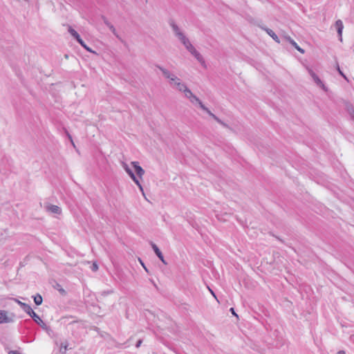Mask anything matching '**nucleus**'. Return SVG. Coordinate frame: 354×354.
<instances>
[{"label":"nucleus","instance_id":"obj_14","mask_svg":"<svg viewBox=\"0 0 354 354\" xmlns=\"http://www.w3.org/2000/svg\"><path fill=\"white\" fill-rule=\"evenodd\" d=\"M314 82L316 83V84L321 87L324 91H328V88L327 87L324 85V84L322 82V81L319 79V77H317L316 78Z\"/></svg>","mask_w":354,"mask_h":354},{"label":"nucleus","instance_id":"obj_26","mask_svg":"<svg viewBox=\"0 0 354 354\" xmlns=\"http://www.w3.org/2000/svg\"><path fill=\"white\" fill-rule=\"evenodd\" d=\"M337 70L338 71V73L345 79V80H347L346 75L343 73V72L341 71L338 64H337Z\"/></svg>","mask_w":354,"mask_h":354},{"label":"nucleus","instance_id":"obj_12","mask_svg":"<svg viewBox=\"0 0 354 354\" xmlns=\"http://www.w3.org/2000/svg\"><path fill=\"white\" fill-rule=\"evenodd\" d=\"M68 341H65L64 342H62L60 344V348H59V352L62 353V354H65L66 353V351H68Z\"/></svg>","mask_w":354,"mask_h":354},{"label":"nucleus","instance_id":"obj_31","mask_svg":"<svg viewBox=\"0 0 354 354\" xmlns=\"http://www.w3.org/2000/svg\"><path fill=\"white\" fill-rule=\"evenodd\" d=\"M82 46L88 52L94 53L85 43Z\"/></svg>","mask_w":354,"mask_h":354},{"label":"nucleus","instance_id":"obj_19","mask_svg":"<svg viewBox=\"0 0 354 354\" xmlns=\"http://www.w3.org/2000/svg\"><path fill=\"white\" fill-rule=\"evenodd\" d=\"M108 28L117 38H119V35H118L115 27L112 24H111Z\"/></svg>","mask_w":354,"mask_h":354},{"label":"nucleus","instance_id":"obj_7","mask_svg":"<svg viewBox=\"0 0 354 354\" xmlns=\"http://www.w3.org/2000/svg\"><path fill=\"white\" fill-rule=\"evenodd\" d=\"M151 245L152 249L153 250L154 252L157 255V257L159 258V259L165 265L167 264V263L165 261L163 254L160 250V249L158 248V246L153 242H151Z\"/></svg>","mask_w":354,"mask_h":354},{"label":"nucleus","instance_id":"obj_23","mask_svg":"<svg viewBox=\"0 0 354 354\" xmlns=\"http://www.w3.org/2000/svg\"><path fill=\"white\" fill-rule=\"evenodd\" d=\"M308 71L309 74L310 75V76L312 77V78L313 79V80H315L316 78L319 77L312 69L308 68Z\"/></svg>","mask_w":354,"mask_h":354},{"label":"nucleus","instance_id":"obj_42","mask_svg":"<svg viewBox=\"0 0 354 354\" xmlns=\"http://www.w3.org/2000/svg\"><path fill=\"white\" fill-rule=\"evenodd\" d=\"M140 189V192H142V194L143 195V196H144L145 198H146V197H145V192H144V189H143V187H142V189Z\"/></svg>","mask_w":354,"mask_h":354},{"label":"nucleus","instance_id":"obj_35","mask_svg":"<svg viewBox=\"0 0 354 354\" xmlns=\"http://www.w3.org/2000/svg\"><path fill=\"white\" fill-rule=\"evenodd\" d=\"M57 290L62 295H65L66 294V290L62 288H58Z\"/></svg>","mask_w":354,"mask_h":354},{"label":"nucleus","instance_id":"obj_20","mask_svg":"<svg viewBox=\"0 0 354 354\" xmlns=\"http://www.w3.org/2000/svg\"><path fill=\"white\" fill-rule=\"evenodd\" d=\"M189 100L192 103H199L201 100L194 95H193L191 98H189Z\"/></svg>","mask_w":354,"mask_h":354},{"label":"nucleus","instance_id":"obj_25","mask_svg":"<svg viewBox=\"0 0 354 354\" xmlns=\"http://www.w3.org/2000/svg\"><path fill=\"white\" fill-rule=\"evenodd\" d=\"M123 167L128 174L133 171L126 163H123Z\"/></svg>","mask_w":354,"mask_h":354},{"label":"nucleus","instance_id":"obj_30","mask_svg":"<svg viewBox=\"0 0 354 354\" xmlns=\"http://www.w3.org/2000/svg\"><path fill=\"white\" fill-rule=\"evenodd\" d=\"M82 46L88 52L94 53L85 43Z\"/></svg>","mask_w":354,"mask_h":354},{"label":"nucleus","instance_id":"obj_33","mask_svg":"<svg viewBox=\"0 0 354 354\" xmlns=\"http://www.w3.org/2000/svg\"><path fill=\"white\" fill-rule=\"evenodd\" d=\"M178 82H180V79L178 78V81H170L169 83L172 86H176V85L178 84Z\"/></svg>","mask_w":354,"mask_h":354},{"label":"nucleus","instance_id":"obj_41","mask_svg":"<svg viewBox=\"0 0 354 354\" xmlns=\"http://www.w3.org/2000/svg\"><path fill=\"white\" fill-rule=\"evenodd\" d=\"M230 311L232 312V313L234 315H235V316H236V317H237V315L235 313L234 310V308H230Z\"/></svg>","mask_w":354,"mask_h":354},{"label":"nucleus","instance_id":"obj_4","mask_svg":"<svg viewBox=\"0 0 354 354\" xmlns=\"http://www.w3.org/2000/svg\"><path fill=\"white\" fill-rule=\"evenodd\" d=\"M44 208L46 210V212L54 214H62V209L55 205H51L49 203L45 204Z\"/></svg>","mask_w":354,"mask_h":354},{"label":"nucleus","instance_id":"obj_44","mask_svg":"<svg viewBox=\"0 0 354 354\" xmlns=\"http://www.w3.org/2000/svg\"><path fill=\"white\" fill-rule=\"evenodd\" d=\"M337 354H346L344 351H339Z\"/></svg>","mask_w":354,"mask_h":354},{"label":"nucleus","instance_id":"obj_5","mask_svg":"<svg viewBox=\"0 0 354 354\" xmlns=\"http://www.w3.org/2000/svg\"><path fill=\"white\" fill-rule=\"evenodd\" d=\"M190 53L196 59V60L204 67L206 68V63L203 57V56L201 55V53L196 50V49L194 48L193 50H190Z\"/></svg>","mask_w":354,"mask_h":354},{"label":"nucleus","instance_id":"obj_28","mask_svg":"<svg viewBox=\"0 0 354 354\" xmlns=\"http://www.w3.org/2000/svg\"><path fill=\"white\" fill-rule=\"evenodd\" d=\"M66 132V135H67L68 139L70 140L72 145L75 147V143H74V142L73 140L72 136H71V134L67 131Z\"/></svg>","mask_w":354,"mask_h":354},{"label":"nucleus","instance_id":"obj_3","mask_svg":"<svg viewBox=\"0 0 354 354\" xmlns=\"http://www.w3.org/2000/svg\"><path fill=\"white\" fill-rule=\"evenodd\" d=\"M156 66L162 72L163 76L169 80V82L170 81H178V77L176 76L174 73H171L169 70L165 68L164 67L160 65H156Z\"/></svg>","mask_w":354,"mask_h":354},{"label":"nucleus","instance_id":"obj_18","mask_svg":"<svg viewBox=\"0 0 354 354\" xmlns=\"http://www.w3.org/2000/svg\"><path fill=\"white\" fill-rule=\"evenodd\" d=\"M348 111L351 119L354 122V107L353 106H351L350 107L348 108Z\"/></svg>","mask_w":354,"mask_h":354},{"label":"nucleus","instance_id":"obj_22","mask_svg":"<svg viewBox=\"0 0 354 354\" xmlns=\"http://www.w3.org/2000/svg\"><path fill=\"white\" fill-rule=\"evenodd\" d=\"M308 71L309 74L310 75V76L312 77V78L313 79V80H315L316 78L319 77L312 69L308 68Z\"/></svg>","mask_w":354,"mask_h":354},{"label":"nucleus","instance_id":"obj_36","mask_svg":"<svg viewBox=\"0 0 354 354\" xmlns=\"http://www.w3.org/2000/svg\"><path fill=\"white\" fill-rule=\"evenodd\" d=\"M81 46H82L85 42L82 39L81 37H80L79 39H77L76 40Z\"/></svg>","mask_w":354,"mask_h":354},{"label":"nucleus","instance_id":"obj_37","mask_svg":"<svg viewBox=\"0 0 354 354\" xmlns=\"http://www.w3.org/2000/svg\"><path fill=\"white\" fill-rule=\"evenodd\" d=\"M142 342V339H139V340L137 342L136 344V348H139V347L140 346V345H141Z\"/></svg>","mask_w":354,"mask_h":354},{"label":"nucleus","instance_id":"obj_6","mask_svg":"<svg viewBox=\"0 0 354 354\" xmlns=\"http://www.w3.org/2000/svg\"><path fill=\"white\" fill-rule=\"evenodd\" d=\"M13 318L8 316L6 310H0V324L13 322Z\"/></svg>","mask_w":354,"mask_h":354},{"label":"nucleus","instance_id":"obj_45","mask_svg":"<svg viewBox=\"0 0 354 354\" xmlns=\"http://www.w3.org/2000/svg\"><path fill=\"white\" fill-rule=\"evenodd\" d=\"M141 263H142V265L143 268H145V270L147 272H148V270H147V267H145V265H144L142 262H141Z\"/></svg>","mask_w":354,"mask_h":354},{"label":"nucleus","instance_id":"obj_21","mask_svg":"<svg viewBox=\"0 0 354 354\" xmlns=\"http://www.w3.org/2000/svg\"><path fill=\"white\" fill-rule=\"evenodd\" d=\"M213 118L217 122H218L219 124H221V125H223V127H227V125L223 122L221 120H220L216 115H213Z\"/></svg>","mask_w":354,"mask_h":354},{"label":"nucleus","instance_id":"obj_11","mask_svg":"<svg viewBox=\"0 0 354 354\" xmlns=\"http://www.w3.org/2000/svg\"><path fill=\"white\" fill-rule=\"evenodd\" d=\"M286 39L289 41V43L293 46L295 47L299 52L301 53H304V49H302L301 48H300L297 44L290 37V36H287L286 37Z\"/></svg>","mask_w":354,"mask_h":354},{"label":"nucleus","instance_id":"obj_43","mask_svg":"<svg viewBox=\"0 0 354 354\" xmlns=\"http://www.w3.org/2000/svg\"><path fill=\"white\" fill-rule=\"evenodd\" d=\"M209 288L210 292L212 293V295L216 298V295H215L214 292H213V290H211L209 288Z\"/></svg>","mask_w":354,"mask_h":354},{"label":"nucleus","instance_id":"obj_16","mask_svg":"<svg viewBox=\"0 0 354 354\" xmlns=\"http://www.w3.org/2000/svg\"><path fill=\"white\" fill-rule=\"evenodd\" d=\"M175 88L179 91L183 92L187 87V86L180 82H178V84L176 85Z\"/></svg>","mask_w":354,"mask_h":354},{"label":"nucleus","instance_id":"obj_39","mask_svg":"<svg viewBox=\"0 0 354 354\" xmlns=\"http://www.w3.org/2000/svg\"><path fill=\"white\" fill-rule=\"evenodd\" d=\"M206 112L213 118V115H215L214 113H212L209 109L206 111Z\"/></svg>","mask_w":354,"mask_h":354},{"label":"nucleus","instance_id":"obj_15","mask_svg":"<svg viewBox=\"0 0 354 354\" xmlns=\"http://www.w3.org/2000/svg\"><path fill=\"white\" fill-rule=\"evenodd\" d=\"M33 299L37 306H39L42 304L43 299L39 294H37L36 295L33 296Z\"/></svg>","mask_w":354,"mask_h":354},{"label":"nucleus","instance_id":"obj_2","mask_svg":"<svg viewBox=\"0 0 354 354\" xmlns=\"http://www.w3.org/2000/svg\"><path fill=\"white\" fill-rule=\"evenodd\" d=\"M171 26L175 35L178 38L181 43L184 45L185 48L190 53V50L194 48V46L191 44L189 39L180 31L178 26L174 22L171 23Z\"/></svg>","mask_w":354,"mask_h":354},{"label":"nucleus","instance_id":"obj_8","mask_svg":"<svg viewBox=\"0 0 354 354\" xmlns=\"http://www.w3.org/2000/svg\"><path fill=\"white\" fill-rule=\"evenodd\" d=\"M132 166L134 167L135 171L140 178H142L145 174V170L139 165V162L136 161L131 162Z\"/></svg>","mask_w":354,"mask_h":354},{"label":"nucleus","instance_id":"obj_24","mask_svg":"<svg viewBox=\"0 0 354 354\" xmlns=\"http://www.w3.org/2000/svg\"><path fill=\"white\" fill-rule=\"evenodd\" d=\"M101 19H102L103 22L107 27H109L111 24L105 16L102 15Z\"/></svg>","mask_w":354,"mask_h":354},{"label":"nucleus","instance_id":"obj_27","mask_svg":"<svg viewBox=\"0 0 354 354\" xmlns=\"http://www.w3.org/2000/svg\"><path fill=\"white\" fill-rule=\"evenodd\" d=\"M133 180L136 184V185L138 187L139 189H142V185L140 184V183L137 177L135 179H133Z\"/></svg>","mask_w":354,"mask_h":354},{"label":"nucleus","instance_id":"obj_9","mask_svg":"<svg viewBox=\"0 0 354 354\" xmlns=\"http://www.w3.org/2000/svg\"><path fill=\"white\" fill-rule=\"evenodd\" d=\"M260 28L262 30H263L264 31H266V33L269 36H270L277 43H278V44L280 43V40H279L278 36L275 34V32L272 30H271L267 27H265V26H260Z\"/></svg>","mask_w":354,"mask_h":354},{"label":"nucleus","instance_id":"obj_40","mask_svg":"<svg viewBox=\"0 0 354 354\" xmlns=\"http://www.w3.org/2000/svg\"><path fill=\"white\" fill-rule=\"evenodd\" d=\"M8 354H20V353H19L17 351H11L9 352Z\"/></svg>","mask_w":354,"mask_h":354},{"label":"nucleus","instance_id":"obj_32","mask_svg":"<svg viewBox=\"0 0 354 354\" xmlns=\"http://www.w3.org/2000/svg\"><path fill=\"white\" fill-rule=\"evenodd\" d=\"M91 270L94 272L97 271L98 270V266L96 263H93L91 266Z\"/></svg>","mask_w":354,"mask_h":354},{"label":"nucleus","instance_id":"obj_29","mask_svg":"<svg viewBox=\"0 0 354 354\" xmlns=\"http://www.w3.org/2000/svg\"><path fill=\"white\" fill-rule=\"evenodd\" d=\"M82 46L88 52L94 53L85 43Z\"/></svg>","mask_w":354,"mask_h":354},{"label":"nucleus","instance_id":"obj_1","mask_svg":"<svg viewBox=\"0 0 354 354\" xmlns=\"http://www.w3.org/2000/svg\"><path fill=\"white\" fill-rule=\"evenodd\" d=\"M15 301L20 306L22 310L26 312L30 317L32 318L34 322L37 324L40 327H41L44 330H48V326L46 323L43 322V320L39 317V316L35 313V311L32 309L30 305L21 302L17 299H15Z\"/></svg>","mask_w":354,"mask_h":354},{"label":"nucleus","instance_id":"obj_13","mask_svg":"<svg viewBox=\"0 0 354 354\" xmlns=\"http://www.w3.org/2000/svg\"><path fill=\"white\" fill-rule=\"evenodd\" d=\"M68 31L73 37V38L75 39V40H77V39H79L80 37L78 32L75 29H73L71 26H68Z\"/></svg>","mask_w":354,"mask_h":354},{"label":"nucleus","instance_id":"obj_38","mask_svg":"<svg viewBox=\"0 0 354 354\" xmlns=\"http://www.w3.org/2000/svg\"><path fill=\"white\" fill-rule=\"evenodd\" d=\"M129 176H130V178L133 180L136 178V175L134 174V173L132 171L131 173H130L129 174Z\"/></svg>","mask_w":354,"mask_h":354},{"label":"nucleus","instance_id":"obj_34","mask_svg":"<svg viewBox=\"0 0 354 354\" xmlns=\"http://www.w3.org/2000/svg\"><path fill=\"white\" fill-rule=\"evenodd\" d=\"M198 104H199L200 107H201L203 110H204V111H207V109H207V107H206V106H205L202 103V102H201V101L199 103H198Z\"/></svg>","mask_w":354,"mask_h":354},{"label":"nucleus","instance_id":"obj_10","mask_svg":"<svg viewBox=\"0 0 354 354\" xmlns=\"http://www.w3.org/2000/svg\"><path fill=\"white\" fill-rule=\"evenodd\" d=\"M335 27L337 28L339 39L342 41V31H343V28H344V25H343V22L342 21V20L338 19L335 21Z\"/></svg>","mask_w":354,"mask_h":354},{"label":"nucleus","instance_id":"obj_17","mask_svg":"<svg viewBox=\"0 0 354 354\" xmlns=\"http://www.w3.org/2000/svg\"><path fill=\"white\" fill-rule=\"evenodd\" d=\"M184 94H185V96L188 98L189 100V98H191V97L194 95L192 93V92L188 88H187L184 91H183Z\"/></svg>","mask_w":354,"mask_h":354}]
</instances>
